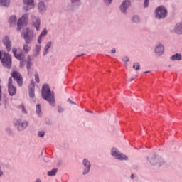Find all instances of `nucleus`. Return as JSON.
I'll return each instance as SVG.
<instances>
[{
  "label": "nucleus",
  "instance_id": "f704fd0d",
  "mask_svg": "<svg viewBox=\"0 0 182 182\" xmlns=\"http://www.w3.org/2000/svg\"><path fill=\"white\" fill-rule=\"evenodd\" d=\"M35 80H36V83H39V75H35Z\"/></svg>",
  "mask_w": 182,
  "mask_h": 182
},
{
  "label": "nucleus",
  "instance_id": "e433bc0d",
  "mask_svg": "<svg viewBox=\"0 0 182 182\" xmlns=\"http://www.w3.org/2000/svg\"><path fill=\"white\" fill-rule=\"evenodd\" d=\"M149 6V0L144 1V7L147 8Z\"/></svg>",
  "mask_w": 182,
  "mask_h": 182
},
{
  "label": "nucleus",
  "instance_id": "aec40b11",
  "mask_svg": "<svg viewBox=\"0 0 182 182\" xmlns=\"http://www.w3.org/2000/svg\"><path fill=\"white\" fill-rule=\"evenodd\" d=\"M38 11H40V12H45V11H46V6L42 1L38 4Z\"/></svg>",
  "mask_w": 182,
  "mask_h": 182
},
{
  "label": "nucleus",
  "instance_id": "0eeeda50",
  "mask_svg": "<svg viewBox=\"0 0 182 182\" xmlns=\"http://www.w3.org/2000/svg\"><path fill=\"white\" fill-rule=\"evenodd\" d=\"M28 14H24L20 19H18L17 23V26H18L17 30L21 31V29H22V27L24 25L28 24Z\"/></svg>",
  "mask_w": 182,
  "mask_h": 182
},
{
  "label": "nucleus",
  "instance_id": "4be33fe9",
  "mask_svg": "<svg viewBox=\"0 0 182 182\" xmlns=\"http://www.w3.org/2000/svg\"><path fill=\"white\" fill-rule=\"evenodd\" d=\"M172 60H181V54L176 53L171 57Z\"/></svg>",
  "mask_w": 182,
  "mask_h": 182
},
{
  "label": "nucleus",
  "instance_id": "7ed1b4c3",
  "mask_svg": "<svg viewBox=\"0 0 182 182\" xmlns=\"http://www.w3.org/2000/svg\"><path fill=\"white\" fill-rule=\"evenodd\" d=\"M156 18L157 19H161L163 18H166L167 16V9L164 8V6H159L155 11Z\"/></svg>",
  "mask_w": 182,
  "mask_h": 182
},
{
  "label": "nucleus",
  "instance_id": "72a5a7b5",
  "mask_svg": "<svg viewBox=\"0 0 182 182\" xmlns=\"http://www.w3.org/2000/svg\"><path fill=\"white\" fill-rule=\"evenodd\" d=\"M38 136H39V137H43V136H45V132H38Z\"/></svg>",
  "mask_w": 182,
  "mask_h": 182
},
{
  "label": "nucleus",
  "instance_id": "09e8293b",
  "mask_svg": "<svg viewBox=\"0 0 182 182\" xmlns=\"http://www.w3.org/2000/svg\"><path fill=\"white\" fill-rule=\"evenodd\" d=\"M80 55H77V58H79Z\"/></svg>",
  "mask_w": 182,
  "mask_h": 182
},
{
  "label": "nucleus",
  "instance_id": "58836bf2",
  "mask_svg": "<svg viewBox=\"0 0 182 182\" xmlns=\"http://www.w3.org/2000/svg\"><path fill=\"white\" fill-rule=\"evenodd\" d=\"M2 100V87L0 85V101Z\"/></svg>",
  "mask_w": 182,
  "mask_h": 182
},
{
  "label": "nucleus",
  "instance_id": "bb28decb",
  "mask_svg": "<svg viewBox=\"0 0 182 182\" xmlns=\"http://www.w3.org/2000/svg\"><path fill=\"white\" fill-rule=\"evenodd\" d=\"M9 22L10 25H12V23H15L16 22V16H12L9 18Z\"/></svg>",
  "mask_w": 182,
  "mask_h": 182
},
{
  "label": "nucleus",
  "instance_id": "a211bd4d",
  "mask_svg": "<svg viewBox=\"0 0 182 182\" xmlns=\"http://www.w3.org/2000/svg\"><path fill=\"white\" fill-rule=\"evenodd\" d=\"M156 53H158L159 55H161L163 52H164V46L161 45H159L156 49H155Z\"/></svg>",
  "mask_w": 182,
  "mask_h": 182
},
{
  "label": "nucleus",
  "instance_id": "412c9836",
  "mask_svg": "<svg viewBox=\"0 0 182 182\" xmlns=\"http://www.w3.org/2000/svg\"><path fill=\"white\" fill-rule=\"evenodd\" d=\"M48 33V31H46V29H44L41 33L40 34L39 37H38V43H42L41 39H42V36H45V35H46Z\"/></svg>",
  "mask_w": 182,
  "mask_h": 182
},
{
  "label": "nucleus",
  "instance_id": "6e6552de",
  "mask_svg": "<svg viewBox=\"0 0 182 182\" xmlns=\"http://www.w3.org/2000/svg\"><path fill=\"white\" fill-rule=\"evenodd\" d=\"M11 76L14 80H16L18 86H22L23 85L22 76L21 75V74H19V73L16 71H14L11 74Z\"/></svg>",
  "mask_w": 182,
  "mask_h": 182
},
{
  "label": "nucleus",
  "instance_id": "c9c22d12",
  "mask_svg": "<svg viewBox=\"0 0 182 182\" xmlns=\"http://www.w3.org/2000/svg\"><path fill=\"white\" fill-rule=\"evenodd\" d=\"M112 0H104V1L105 2L106 5H109V4H112Z\"/></svg>",
  "mask_w": 182,
  "mask_h": 182
},
{
  "label": "nucleus",
  "instance_id": "a18cd8bd",
  "mask_svg": "<svg viewBox=\"0 0 182 182\" xmlns=\"http://www.w3.org/2000/svg\"><path fill=\"white\" fill-rule=\"evenodd\" d=\"M134 178V175L132 174L131 175V178Z\"/></svg>",
  "mask_w": 182,
  "mask_h": 182
},
{
  "label": "nucleus",
  "instance_id": "473e14b6",
  "mask_svg": "<svg viewBox=\"0 0 182 182\" xmlns=\"http://www.w3.org/2000/svg\"><path fill=\"white\" fill-rule=\"evenodd\" d=\"M20 107L22 109L23 113H26V109H25V106L21 105Z\"/></svg>",
  "mask_w": 182,
  "mask_h": 182
},
{
  "label": "nucleus",
  "instance_id": "b1692460",
  "mask_svg": "<svg viewBox=\"0 0 182 182\" xmlns=\"http://www.w3.org/2000/svg\"><path fill=\"white\" fill-rule=\"evenodd\" d=\"M50 46H52V43L48 42L44 48V55H47L48 52V50H49V48H50Z\"/></svg>",
  "mask_w": 182,
  "mask_h": 182
},
{
  "label": "nucleus",
  "instance_id": "5701e85b",
  "mask_svg": "<svg viewBox=\"0 0 182 182\" xmlns=\"http://www.w3.org/2000/svg\"><path fill=\"white\" fill-rule=\"evenodd\" d=\"M42 49V47L39 45H36L35 47V54L34 56H38L41 52V50Z\"/></svg>",
  "mask_w": 182,
  "mask_h": 182
},
{
  "label": "nucleus",
  "instance_id": "a19ab883",
  "mask_svg": "<svg viewBox=\"0 0 182 182\" xmlns=\"http://www.w3.org/2000/svg\"><path fill=\"white\" fill-rule=\"evenodd\" d=\"M63 108H62V107H58V112H60V113H61V112H63Z\"/></svg>",
  "mask_w": 182,
  "mask_h": 182
},
{
  "label": "nucleus",
  "instance_id": "c85d7f7f",
  "mask_svg": "<svg viewBox=\"0 0 182 182\" xmlns=\"http://www.w3.org/2000/svg\"><path fill=\"white\" fill-rule=\"evenodd\" d=\"M36 113L37 114H38V116L42 114V110L41 109V105L39 104L36 105Z\"/></svg>",
  "mask_w": 182,
  "mask_h": 182
},
{
  "label": "nucleus",
  "instance_id": "a878e982",
  "mask_svg": "<svg viewBox=\"0 0 182 182\" xmlns=\"http://www.w3.org/2000/svg\"><path fill=\"white\" fill-rule=\"evenodd\" d=\"M31 60H32V59L31 58V56H28V58H27V69H28V70H29V69H31V68H32Z\"/></svg>",
  "mask_w": 182,
  "mask_h": 182
},
{
  "label": "nucleus",
  "instance_id": "79ce46f5",
  "mask_svg": "<svg viewBox=\"0 0 182 182\" xmlns=\"http://www.w3.org/2000/svg\"><path fill=\"white\" fill-rule=\"evenodd\" d=\"M111 52L112 53H116V48H112Z\"/></svg>",
  "mask_w": 182,
  "mask_h": 182
},
{
  "label": "nucleus",
  "instance_id": "de8ad7c7",
  "mask_svg": "<svg viewBox=\"0 0 182 182\" xmlns=\"http://www.w3.org/2000/svg\"><path fill=\"white\" fill-rule=\"evenodd\" d=\"M144 73H150V71H146Z\"/></svg>",
  "mask_w": 182,
  "mask_h": 182
},
{
  "label": "nucleus",
  "instance_id": "dca6fc26",
  "mask_svg": "<svg viewBox=\"0 0 182 182\" xmlns=\"http://www.w3.org/2000/svg\"><path fill=\"white\" fill-rule=\"evenodd\" d=\"M23 4L27 5L28 6H30L29 9H32L35 5V1L34 0H23Z\"/></svg>",
  "mask_w": 182,
  "mask_h": 182
},
{
  "label": "nucleus",
  "instance_id": "37998d69",
  "mask_svg": "<svg viewBox=\"0 0 182 182\" xmlns=\"http://www.w3.org/2000/svg\"><path fill=\"white\" fill-rule=\"evenodd\" d=\"M79 0H71V2L73 4V2H77Z\"/></svg>",
  "mask_w": 182,
  "mask_h": 182
},
{
  "label": "nucleus",
  "instance_id": "f8f14e48",
  "mask_svg": "<svg viewBox=\"0 0 182 182\" xmlns=\"http://www.w3.org/2000/svg\"><path fill=\"white\" fill-rule=\"evenodd\" d=\"M82 164L85 167L82 174H84V175L87 174V173H89V171H90V162H89V161H87V159H84L82 161Z\"/></svg>",
  "mask_w": 182,
  "mask_h": 182
},
{
  "label": "nucleus",
  "instance_id": "39448f33",
  "mask_svg": "<svg viewBox=\"0 0 182 182\" xmlns=\"http://www.w3.org/2000/svg\"><path fill=\"white\" fill-rule=\"evenodd\" d=\"M18 50L16 48H13L12 53L14 54V56L16 59H18V60H20L21 66H25V55H23L22 53H17Z\"/></svg>",
  "mask_w": 182,
  "mask_h": 182
},
{
  "label": "nucleus",
  "instance_id": "1a4fd4ad",
  "mask_svg": "<svg viewBox=\"0 0 182 182\" xmlns=\"http://www.w3.org/2000/svg\"><path fill=\"white\" fill-rule=\"evenodd\" d=\"M8 89L10 96H14V95L16 94V88L12 85V77L9 79Z\"/></svg>",
  "mask_w": 182,
  "mask_h": 182
},
{
  "label": "nucleus",
  "instance_id": "ddd939ff",
  "mask_svg": "<svg viewBox=\"0 0 182 182\" xmlns=\"http://www.w3.org/2000/svg\"><path fill=\"white\" fill-rule=\"evenodd\" d=\"M129 6H130V1L124 0L120 6L121 12H126V9H127Z\"/></svg>",
  "mask_w": 182,
  "mask_h": 182
},
{
  "label": "nucleus",
  "instance_id": "f257e3e1",
  "mask_svg": "<svg viewBox=\"0 0 182 182\" xmlns=\"http://www.w3.org/2000/svg\"><path fill=\"white\" fill-rule=\"evenodd\" d=\"M42 96L43 98L47 100L51 105V106L55 105V96L53 93L50 91L49 85H45L42 87Z\"/></svg>",
  "mask_w": 182,
  "mask_h": 182
},
{
  "label": "nucleus",
  "instance_id": "423d86ee",
  "mask_svg": "<svg viewBox=\"0 0 182 182\" xmlns=\"http://www.w3.org/2000/svg\"><path fill=\"white\" fill-rule=\"evenodd\" d=\"M111 155L114 156L117 160H129V157L124 154L120 153V151L116 150V149H112Z\"/></svg>",
  "mask_w": 182,
  "mask_h": 182
},
{
  "label": "nucleus",
  "instance_id": "9b49d317",
  "mask_svg": "<svg viewBox=\"0 0 182 182\" xmlns=\"http://www.w3.org/2000/svg\"><path fill=\"white\" fill-rule=\"evenodd\" d=\"M16 124L18 126V130H23L28 127V122L26 121L21 122V120H18L16 122Z\"/></svg>",
  "mask_w": 182,
  "mask_h": 182
},
{
  "label": "nucleus",
  "instance_id": "20e7f679",
  "mask_svg": "<svg viewBox=\"0 0 182 182\" xmlns=\"http://www.w3.org/2000/svg\"><path fill=\"white\" fill-rule=\"evenodd\" d=\"M23 35L26 43H31L32 41H33V31L29 30V28H26V31L23 33Z\"/></svg>",
  "mask_w": 182,
  "mask_h": 182
},
{
  "label": "nucleus",
  "instance_id": "f3484780",
  "mask_svg": "<svg viewBox=\"0 0 182 182\" xmlns=\"http://www.w3.org/2000/svg\"><path fill=\"white\" fill-rule=\"evenodd\" d=\"M34 19L35 20H33V25L36 28V31H39L41 26V20H39V18H35V17Z\"/></svg>",
  "mask_w": 182,
  "mask_h": 182
},
{
  "label": "nucleus",
  "instance_id": "4c0bfd02",
  "mask_svg": "<svg viewBox=\"0 0 182 182\" xmlns=\"http://www.w3.org/2000/svg\"><path fill=\"white\" fill-rule=\"evenodd\" d=\"M123 62H129V57H124L122 58Z\"/></svg>",
  "mask_w": 182,
  "mask_h": 182
},
{
  "label": "nucleus",
  "instance_id": "2f4dec72",
  "mask_svg": "<svg viewBox=\"0 0 182 182\" xmlns=\"http://www.w3.org/2000/svg\"><path fill=\"white\" fill-rule=\"evenodd\" d=\"M151 164H157L159 163V158H155L154 160L151 161Z\"/></svg>",
  "mask_w": 182,
  "mask_h": 182
},
{
  "label": "nucleus",
  "instance_id": "49530a36",
  "mask_svg": "<svg viewBox=\"0 0 182 182\" xmlns=\"http://www.w3.org/2000/svg\"><path fill=\"white\" fill-rule=\"evenodd\" d=\"M133 80H134V78H132V79L130 80V82H133Z\"/></svg>",
  "mask_w": 182,
  "mask_h": 182
},
{
  "label": "nucleus",
  "instance_id": "ea45409f",
  "mask_svg": "<svg viewBox=\"0 0 182 182\" xmlns=\"http://www.w3.org/2000/svg\"><path fill=\"white\" fill-rule=\"evenodd\" d=\"M68 102L70 103H71L72 105H76V103H75V102H73L72 100H70V99H68Z\"/></svg>",
  "mask_w": 182,
  "mask_h": 182
},
{
  "label": "nucleus",
  "instance_id": "9d476101",
  "mask_svg": "<svg viewBox=\"0 0 182 182\" xmlns=\"http://www.w3.org/2000/svg\"><path fill=\"white\" fill-rule=\"evenodd\" d=\"M3 43L5 45L8 52L11 50V46H12V42H11V40L9 39V37L4 36L3 38Z\"/></svg>",
  "mask_w": 182,
  "mask_h": 182
},
{
  "label": "nucleus",
  "instance_id": "c03bdc74",
  "mask_svg": "<svg viewBox=\"0 0 182 182\" xmlns=\"http://www.w3.org/2000/svg\"><path fill=\"white\" fill-rule=\"evenodd\" d=\"M4 173L0 170V176H2Z\"/></svg>",
  "mask_w": 182,
  "mask_h": 182
},
{
  "label": "nucleus",
  "instance_id": "7c9ffc66",
  "mask_svg": "<svg viewBox=\"0 0 182 182\" xmlns=\"http://www.w3.org/2000/svg\"><path fill=\"white\" fill-rule=\"evenodd\" d=\"M132 21L133 22H135L136 23H137L138 22H140V18L138 17V16H134L132 18Z\"/></svg>",
  "mask_w": 182,
  "mask_h": 182
},
{
  "label": "nucleus",
  "instance_id": "f03ea898",
  "mask_svg": "<svg viewBox=\"0 0 182 182\" xmlns=\"http://www.w3.org/2000/svg\"><path fill=\"white\" fill-rule=\"evenodd\" d=\"M0 59L1 60L3 66L7 68V69L12 68V58H11L9 54L0 51Z\"/></svg>",
  "mask_w": 182,
  "mask_h": 182
},
{
  "label": "nucleus",
  "instance_id": "2eb2a0df",
  "mask_svg": "<svg viewBox=\"0 0 182 182\" xmlns=\"http://www.w3.org/2000/svg\"><path fill=\"white\" fill-rule=\"evenodd\" d=\"M175 32L178 35H182V22L178 23L175 26Z\"/></svg>",
  "mask_w": 182,
  "mask_h": 182
},
{
  "label": "nucleus",
  "instance_id": "393cba45",
  "mask_svg": "<svg viewBox=\"0 0 182 182\" xmlns=\"http://www.w3.org/2000/svg\"><path fill=\"white\" fill-rule=\"evenodd\" d=\"M1 6H9V0H0Z\"/></svg>",
  "mask_w": 182,
  "mask_h": 182
},
{
  "label": "nucleus",
  "instance_id": "4468645a",
  "mask_svg": "<svg viewBox=\"0 0 182 182\" xmlns=\"http://www.w3.org/2000/svg\"><path fill=\"white\" fill-rule=\"evenodd\" d=\"M29 96L30 97H35V83L31 82L29 86Z\"/></svg>",
  "mask_w": 182,
  "mask_h": 182
},
{
  "label": "nucleus",
  "instance_id": "cd10ccee",
  "mask_svg": "<svg viewBox=\"0 0 182 182\" xmlns=\"http://www.w3.org/2000/svg\"><path fill=\"white\" fill-rule=\"evenodd\" d=\"M56 173H58V169H53L52 171L48 172V176H56Z\"/></svg>",
  "mask_w": 182,
  "mask_h": 182
},
{
  "label": "nucleus",
  "instance_id": "6ab92c4d",
  "mask_svg": "<svg viewBox=\"0 0 182 182\" xmlns=\"http://www.w3.org/2000/svg\"><path fill=\"white\" fill-rule=\"evenodd\" d=\"M23 50L24 53H29L31 52V46L29 43H25L23 45Z\"/></svg>",
  "mask_w": 182,
  "mask_h": 182
},
{
  "label": "nucleus",
  "instance_id": "c756f323",
  "mask_svg": "<svg viewBox=\"0 0 182 182\" xmlns=\"http://www.w3.org/2000/svg\"><path fill=\"white\" fill-rule=\"evenodd\" d=\"M133 69H134V70H140V64L139 63H135L133 65Z\"/></svg>",
  "mask_w": 182,
  "mask_h": 182
}]
</instances>
